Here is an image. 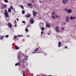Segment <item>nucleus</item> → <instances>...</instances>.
Here are the masks:
<instances>
[{
	"label": "nucleus",
	"mask_w": 76,
	"mask_h": 76,
	"mask_svg": "<svg viewBox=\"0 0 76 76\" xmlns=\"http://www.w3.org/2000/svg\"><path fill=\"white\" fill-rule=\"evenodd\" d=\"M15 66H20V63H16L15 64Z\"/></svg>",
	"instance_id": "4468645a"
},
{
	"label": "nucleus",
	"mask_w": 76,
	"mask_h": 76,
	"mask_svg": "<svg viewBox=\"0 0 76 76\" xmlns=\"http://www.w3.org/2000/svg\"><path fill=\"white\" fill-rule=\"evenodd\" d=\"M19 47H18L17 46H16L15 47V48L16 49V50H18V49H19Z\"/></svg>",
	"instance_id": "dca6fc26"
},
{
	"label": "nucleus",
	"mask_w": 76,
	"mask_h": 76,
	"mask_svg": "<svg viewBox=\"0 0 76 76\" xmlns=\"http://www.w3.org/2000/svg\"><path fill=\"white\" fill-rule=\"evenodd\" d=\"M8 26H9V27L10 28H12V25L10 23H9L8 24Z\"/></svg>",
	"instance_id": "1a4fd4ad"
},
{
	"label": "nucleus",
	"mask_w": 76,
	"mask_h": 76,
	"mask_svg": "<svg viewBox=\"0 0 76 76\" xmlns=\"http://www.w3.org/2000/svg\"><path fill=\"white\" fill-rule=\"evenodd\" d=\"M30 16H31V15L30 14L26 15V18H30Z\"/></svg>",
	"instance_id": "f3484780"
},
{
	"label": "nucleus",
	"mask_w": 76,
	"mask_h": 76,
	"mask_svg": "<svg viewBox=\"0 0 76 76\" xmlns=\"http://www.w3.org/2000/svg\"><path fill=\"white\" fill-rule=\"evenodd\" d=\"M59 37L60 38H61V39L62 38V37H61L60 36H59Z\"/></svg>",
	"instance_id": "c9c22d12"
},
{
	"label": "nucleus",
	"mask_w": 76,
	"mask_h": 76,
	"mask_svg": "<svg viewBox=\"0 0 76 76\" xmlns=\"http://www.w3.org/2000/svg\"><path fill=\"white\" fill-rule=\"evenodd\" d=\"M46 26L47 27H48V28H50V25H49V24H48V23H46Z\"/></svg>",
	"instance_id": "f8f14e48"
},
{
	"label": "nucleus",
	"mask_w": 76,
	"mask_h": 76,
	"mask_svg": "<svg viewBox=\"0 0 76 76\" xmlns=\"http://www.w3.org/2000/svg\"><path fill=\"white\" fill-rule=\"evenodd\" d=\"M52 15H53H53H56V13H55V12H53Z\"/></svg>",
	"instance_id": "cd10ccee"
},
{
	"label": "nucleus",
	"mask_w": 76,
	"mask_h": 76,
	"mask_svg": "<svg viewBox=\"0 0 76 76\" xmlns=\"http://www.w3.org/2000/svg\"><path fill=\"white\" fill-rule=\"evenodd\" d=\"M3 39V36H1L0 39Z\"/></svg>",
	"instance_id": "7c9ffc66"
},
{
	"label": "nucleus",
	"mask_w": 76,
	"mask_h": 76,
	"mask_svg": "<svg viewBox=\"0 0 76 76\" xmlns=\"http://www.w3.org/2000/svg\"><path fill=\"white\" fill-rule=\"evenodd\" d=\"M5 15L6 16V19H7V18L9 17V15H8V12H7V10H5Z\"/></svg>",
	"instance_id": "7ed1b4c3"
},
{
	"label": "nucleus",
	"mask_w": 76,
	"mask_h": 76,
	"mask_svg": "<svg viewBox=\"0 0 76 76\" xmlns=\"http://www.w3.org/2000/svg\"><path fill=\"white\" fill-rule=\"evenodd\" d=\"M4 1L6 2V3H8L9 1L7 0H4Z\"/></svg>",
	"instance_id": "393cba45"
},
{
	"label": "nucleus",
	"mask_w": 76,
	"mask_h": 76,
	"mask_svg": "<svg viewBox=\"0 0 76 76\" xmlns=\"http://www.w3.org/2000/svg\"><path fill=\"white\" fill-rule=\"evenodd\" d=\"M4 7H6V5L4 4Z\"/></svg>",
	"instance_id": "f704fd0d"
},
{
	"label": "nucleus",
	"mask_w": 76,
	"mask_h": 76,
	"mask_svg": "<svg viewBox=\"0 0 76 76\" xmlns=\"http://www.w3.org/2000/svg\"><path fill=\"white\" fill-rule=\"evenodd\" d=\"M30 23L31 24H33L34 23V20H33V19L31 18L29 20Z\"/></svg>",
	"instance_id": "39448f33"
},
{
	"label": "nucleus",
	"mask_w": 76,
	"mask_h": 76,
	"mask_svg": "<svg viewBox=\"0 0 76 76\" xmlns=\"http://www.w3.org/2000/svg\"><path fill=\"white\" fill-rule=\"evenodd\" d=\"M16 20H17L18 21H19V19H18V18H16Z\"/></svg>",
	"instance_id": "58836bf2"
},
{
	"label": "nucleus",
	"mask_w": 76,
	"mask_h": 76,
	"mask_svg": "<svg viewBox=\"0 0 76 76\" xmlns=\"http://www.w3.org/2000/svg\"><path fill=\"white\" fill-rule=\"evenodd\" d=\"M15 26H16V24H15Z\"/></svg>",
	"instance_id": "3c124183"
},
{
	"label": "nucleus",
	"mask_w": 76,
	"mask_h": 76,
	"mask_svg": "<svg viewBox=\"0 0 76 76\" xmlns=\"http://www.w3.org/2000/svg\"><path fill=\"white\" fill-rule=\"evenodd\" d=\"M38 50V48H37L36 49V50H34V51H37Z\"/></svg>",
	"instance_id": "2f4dec72"
},
{
	"label": "nucleus",
	"mask_w": 76,
	"mask_h": 76,
	"mask_svg": "<svg viewBox=\"0 0 76 76\" xmlns=\"http://www.w3.org/2000/svg\"><path fill=\"white\" fill-rule=\"evenodd\" d=\"M22 23H25V21H22Z\"/></svg>",
	"instance_id": "72a5a7b5"
},
{
	"label": "nucleus",
	"mask_w": 76,
	"mask_h": 76,
	"mask_svg": "<svg viewBox=\"0 0 76 76\" xmlns=\"http://www.w3.org/2000/svg\"><path fill=\"white\" fill-rule=\"evenodd\" d=\"M67 48V46H66L65 47V48Z\"/></svg>",
	"instance_id": "4c0bfd02"
},
{
	"label": "nucleus",
	"mask_w": 76,
	"mask_h": 76,
	"mask_svg": "<svg viewBox=\"0 0 76 76\" xmlns=\"http://www.w3.org/2000/svg\"><path fill=\"white\" fill-rule=\"evenodd\" d=\"M37 53H39V52H38Z\"/></svg>",
	"instance_id": "bf43d9fd"
},
{
	"label": "nucleus",
	"mask_w": 76,
	"mask_h": 76,
	"mask_svg": "<svg viewBox=\"0 0 76 76\" xmlns=\"http://www.w3.org/2000/svg\"><path fill=\"white\" fill-rule=\"evenodd\" d=\"M23 76H25V75H24V73H23Z\"/></svg>",
	"instance_id": "37998d69"
},
{
	"label": "nucleus",
	"mask_w": 76,
	"mask_h": 76,
	"mask_svg": "<svg viewBox=\"0 0 76 76\" xmlns=\"http://www.w3.org/2000/svg\"><path fill=\"white\" fill-rule=\"evenodd\" d=\"M61 25H63V24H62Z\"/></svg>",
	"instance_id": "864d4df0"
},
{
	"label": "nucleus",
	"mask_w": 76,
	"mask_h": 76,
	"mask_svg": "<svg viewBox=\"0 0 76 76\" xmlns=\"http://www.w3.org/2000/svg\"><path fill=\"white\" fill-rule=\"evenodd\" d=\"M63 25H66V23H63Z\"/></svg>",
	"instance_id": "a19ab883"
},
{
	"label": "nucleus",
	"mask_w": 76,
	"mask_h": 76,
	"mask_svg": "<svg viewBox=\"0 0 76 76\" xmlns=\"http://www.w3.org/2000/svg\"><path fill=\"white\" fill-rule=\"evenodd\" d=\"M9 37V35H6L5 36V38H8Z\"/></svg>",
	"instance_id": "473e14b6"
},
{
	"label": "nucleus",
	"mask_w": 76,
	"mask_h": 76,
	"mask_svg": "<svg viewBox=\"0 0 76 76\" xmlns=\"http://www.w3.org/2000/svg\"><path fill=\"white\" fill-rule=\"evenodd\" d=\"M22 72H23V71H22Z\"/></svg>",
	"instance_id": "4d7b16f0"
},
{
	"label": "nucleus",
	"mask_w": 76,
	"mask_h": 76,
	"mask_svg": "<svg viewBox=\"0 0 76 76\" xmlns=\"http://www.w3.org/2000/svg\"><path fill=\"white\" fill-rule=\"evenodd\" d=\"M57 32H58V26H56L55 28Z\"/></svg>",
	"instance_id": "9d476101"
},
{
	"label": "nucleus",
	"mask_w": 76,
	"mask_h": 76,
	"mask_svg": "<svg viewBox=\"0 0 76 76\" xmlns=\"http://www.w3.org/2000/svg\"><path fill=\"white\" fill-rule=\"evenodd\" d=\"M25 31H26V32H28V31H29V30H28V28H26Z\"/></svg>",
	"instance_id": "a211bd4d"
},
{
	"label": "nucleus",
	"mask_w": 76,
	"mask_h": 76,
	"mask_svg": "<svg viewBox=\"0 0 76 76\" xmlns=\"http://www.w3.org/2000/svg\"><path fill=\"white\" fill-rule=\"evenodd\" d=\"M17 37H23V35H18L17 36Z\"/></svg>",
	"instance_id": "412c9836"
},
{
	"label": "nucleus",
	"mask_w": 76,
	"mask_h": 76,
	"mask_svg": "<svg viewBox=\"0 0 76 76\" xmlns=\"http://www.w3.org/2000/svg\"><path fill=\"white\" fill-rule=\"evenodd\" d=\"M45 29V28H44L42 27L41 28L42 31H44V30Z\"/></svg>",
	"instance_id": "bb28decb"
},
{
	"label": "nucleus",
	"mask_w": 76,
	"mask_h": 76,
	"mask_svg": "<svg viewBox=\"0 0 76 76\" xmlns=\"http://www.w3.org/2000/svg\"><path fill=\"white\" fill-rule=\"evenodd\" d=\"M69 17L67 16L66 17V21L67 22H69Z\"/></svg>",
	"instance_id": "6e6552de"
},
{
	"label": "nucleus",
	"mask_w": 76,
	"mask_h": 76,
	"mask_svg": "<svg viewBox=\"0 0 76 76\" xmlns=\"http://www.w3.org/2000/svg\"><path fill=\"white\" fill-rule=\"evenodd\" d=\"M36 76H38V75H37Z\"/></svg>",
	"instance_id": "13d9d810"
},
{
	"label": "nucleus",
	"mask_w": 76,
	"mask_h": 76,
	"mask_svg": "<svg viewBox=\"0 0 76 76\" xmlns=\"http://www.w3.org/2000/svg\"><path fill=\"white\" fill-rule=\"evenodd\" d=\"M29 35H28L27 36V37H29Z\"/></svg>",
	"instance_id": "c03bdc74"
},
{
	"label": "nucleus",
	"mask_w": 76,
	"mask_h": 76,
	"mask_svg": "<svg viewBox=\"0 0 76 76\" xmlns=\"http://www.w3.org/2000/svg\"><path fill=\"white\" fill-rule=\"evenodd\" d=\"M64 10L65 12H67L68 13H72V10L71 9H68L66 8H64Z\"/></svg>",
	"instance_id": "f03ea898"
},
{
	"label": "nucleus",
	"mask_w": 76,
	"mask_h": 76,
	"mask_svg": "<svg viewBox=\"0 0 76 76\" xmlns=\"http://www.w3.org/2000/svg\"><path fill=\"white\" fill-rule=\"evenodd\" d=\"M34 53H36V52H34V53H32L33 54H34Z\"/></svg>",
	"instance_id": "de8ad7c7"
},
{
	"label": "nucleus",
	"mask_w": 76,
	"mask_h": 76,
	"mask_svg": "<svg viewBox=\"0 0 76 76\" xmlns=\"http://www.w3.org/2000/svg\"><path fill=\"white\" fill-rule=\"evenodd\" d=\"M41 34H43V31H41Z\"/></svg>",
	"instance_id": "79ce46f5"
},
{
	"label": "nucleus",
	"mask_w": 76,
	"mask_h": 76,
	"mask_svg": "<svg viewBox=\"0 0 76 76\" xmlns=\"http://www.w3.org/2000/svg\"><path fill=\"white\" fill-rule=\"evenodd\" d=\"M18 36H14V38H15V39H16V38H18Z\"/></svg>",
	"instance_id": "c756f323"
},
{
	"label": "nucleus",
	"mask_w": 76,
	"mask_h": 76,
	"mask_svg": "<svg viewBox=\"0 0 76 76\" xmlns=\"http://www.w3.org/2000/svg\"><path fill=\"white\" fill-rule=\"evenodd\" d=\"M39 2L40 3H41V1H39Z\"/></svg>",
	"instance_id": "09e8293b"
},
{
	"label": "nucleus",
	"mask_w": 76,
	"mask_h": 76,
	"mask_svg": "<svg viewBox=\"0 0 76 76\" xmlns=\"http://www.w3.org/2000/svg\"><path fill=\"white\" fill-rule=\"evenodd\" d=\"M30 26V25H28V26H27V28H28V27H29Z\"/></svg>",
	"instance_id": "e433bc0d"
},
{
	"label": "nucleus",
	"mask_w": 76,
	"mask_h": 76,
	"mask_svg": "<svg viewBox=\"0 0 76 76\" xmlns=\"http://www.w3.org/2000/svg\"><path fill=\"white\" fill-rule=\"evenodd\" d=\"M28 56L25 57L23 55L20 56V55H18V60H20V63H24L25 62V60H27V58Z\"/></svg>",
	"instance_id": "f257e3e1"
},
{
	"label": "nucleus",
	"mask_w": 76,
	"mask_h": 76,
	"mask_svg": "<svg viewBox=\"0 0 76 76\" xmlns=\"http://www.w3.org/2000/svg\"><path fill=\"white\" fill-rule=\"evenodd\" d=\"M74 27H76V26H74Z\"/></svg>",
	"instance_id": "603ef678"
},
{
	"label": "nucleus",
	"mask_w": 76,
	"mask_h": 76,
	"mask_svg": "<svg viewBox=\"0 0 76 76\" xmlns=\"http://www.w3.org/2000/svg\"><path fill=\"white\" fill-rule=\"evenodd\" d=\"M32 4H28V5L29 6H32Z\"/></svg>",
	"instance_id": "4be33fe9"
},
{
	"label": "nucleus",
	"mask_w": 76,
	"mask_h": 76,
	"mask_svg": "<svg viewBox=\"0 0 76 76\" xmlns=\"http://www.w3.org/2000/svg\"><path fill=\"white\" fill-rule=\"evenodd\" d=\"M15 23H16V20H15Z\"/></svg>",
	"instance_id": "ea45409f"
},
{
	"label": "nucleus",
	"mask_w": 76,
	"mask_h": 76,
	"mask_svg": "<svg viewBox=\"0 0 76 76\" xmlns=\"http://www.w3.org/2000/svg\"><path fill=\"white\" fill-rule=\"evenodd\" d=\"M55 17H56V18H60V17H59V16H58L57 15H56L55 16Z\"/></svg>",
	"instance_id": "a878e982"
},
{
	"label": "nucleus",
	"mask_w": 76,
	"mask_h": 76,
	"mask_svg": "<svg viewBox=\"0 0 76 76\" xmlns=\"http://www.w3.org/2000/svg\"><path fill=\"white\" fill-rule=\"evenodd\" d=\"M52 17L53 19H56V17L53 15H52Z\"/></svg>",
	"instance_id": "b1692460"
},
{
	"label": "nucleus",
	"mask_w": 76,
	"mask_h": 76,
	"mask_svg": "<svg viewBox=\"0 0 76 76\" xmlns=\"http://www.w3.org/2000/svg\"><path fill=\"white\" fill-rule=\"evenodd\" d=\"M32 2H33V3L34 2V1H32Z\"/></svg>",
	"instance_id": "a18cd8bd"
},
{
	"label": "nucleus",
	"mask_w": 76,
	"mask_h": 76,
	"mask_svg": "<svg viewBox=\"0 0 76 76\" xmlns=\"http://www.w3.org/2000/svg\"><path fill=\"white\" fill-rule=\"evenodd\" d=\"M10 9H13V6H11L10 7Z\"/></svg>",
	"instance_id": "aec40b11"
},
{
	"label": "nucleus",
	"mask_w": 76,
	"mask_h": 76,
	"mask_svg": "<svg viewBox=\"0 0 76 76\" xmlns=\"http://www.w3.org/2000/svg\"><path fill=\"white\" fill-rule=\"evenodd\" d=\"M68 1L67 0H63L62 2L64 4H66L67 3Z\"/></svg>",
	"instance_id": "0eeeda50"
},
{
	"label": "nucleus",
	"mask_w": 76,
	"mask_h": 76,
	"mask_svg": "<svg viewBox=\"0 0 76 76\" xmlns=\"http://www.w3.org/2000/svg\"><path fill=\"white\" fill-rule=\"evenodd\" d=\"M8 10L9 13H10L11 12V9H10V8H9Z\"/></svg>",
	"instance_id": "2eb2a0df"
},
{
	"label": "nucleus",
	"mask_w": 76,
	"mask_h": 76,
	"mask_svg": "<svg viewBox=\"0 0 76 76\" xmlns=\"http://www.w3.org/2000/svg\"><path fill=\"white\" fill-rule=\"evenodd\" d=\"M43 25H44V24L43 23H42L41 24L40 23L39 24V26L40 27V28H41V27H43Z\"/></svg>",
	"instance_id": "9b49d317"
},
{
	"label": "nucleus",
	"mask_w": 76,
	"mask_h": 76,
	"mask_svg": "<svg viewBox=\"0 0 76 76\" xmlns=\"http://www.w3.org/2000/svg\"><path fill=\"white\" fill-rule=\"evenodd\" d=\"M64 28L63 27L61 29V31H64Z\"/></svg>",
	"instance_id": "c85d7f7f"
},
{
	"label": "nucleus",
	"mask_w": 76,
	"mask_h": 76,
	"mask_svg": "<svg viewBox=\"0 0 76 76\" xmlns=\"http://www.w3.org/2000/svg\"><path fill=\"white\" fill-rule=\"evenodd\" d=\"M48 76H52V75H48Z\"/></svg>",
	"instance_id": "8fccbe9b"
},
{
	"label": "nucleus",
	"mask_w": 76,
	"mask_h": 76,
	"mask_svg": "<svg viewBox=\"0 0 76 76\" xmlns=\"http://www.w3.org/2000/svg\"><path fill=\"white\" fill-rule=\"evenodd\" d=\"M25 11H24V10H23L22 11V14H25Z\"/></svg>",
	"instance_id": "6ab92c4d"
},
{
	"label": "nucleus",
	"mask_w": 76,
	"mask_h": 76,
	"mask_svg": "<svg viewBox=\"0 0 76 76\" xmlns=\"http://www.w3.org/2000/svg\"><path fill=\"white\" fill-rule=\"evenodd\" d=\"M70 20H75V19H76V17L71 16L70 17Z\"/></svg>",
	"instance_id": "423d86ee"
},
{
	"label": "nucleus",
	"mask_w": 76,
	"mask_h": 76,
	"mask_svg": "<svg viewBox=\"0 0 76 76\" xmlns=\"http://www.w3.org/2000/svg\"><path fill=\"white\" fill-rule=\"evenodd\" d=\"M70 0L72 1V0Z\"/></svg>",
	"instance_id": "052dcab7"
},
{
	"label": "nucleus",
	"mask_w": 76,
	"mask_h": 76,
	"mask_svg": "<svg viewBox=\"0 0 76 76\" xmlns=\"http://www.w3.org/2000/svg\"><path fill=\"white\" fill-rule=\"evenodd\" d=\"M50 33H48V35H50Z\"/></svg>",
	"instance_id": "49530a36"
},
{
	"label": "nucleus",
	"mask_w": 76,
	"mask_h": 76,
	"mask_svg": "<svg viewBox=\"0 0 76 76\" xmlns=\"http://www.w3.org/2000/svg\"><path fill=\"white\" fill-rule=\"evenodd\" d=\"M32 76H34L33 75Z\"/></svg>",
	"instance_id": "e2e57ef3"
},
{
	"label": "nucleus",
	"mask_w": 76,
	"mask_h": 76,
	"mask_svg": "<svg viewBox=\"0 0 76 76\" xmlns=\"http://www.w3.org/2000/svg\"><path fill=\"white\" fill-rule=\"evenodd\" d=\"M33 15L34 16H36V15H37V14L38 13V12H35L34 10H33L32 11Z\"/></svg>",
	"instance_id": "20e7f679"
},
{
	"label": "nucleus",
	"mask_w": 76,
	"mask_h": 76,
	"mask_svg": "<svg viewBox=\"0 0 76 76\" xmlns=\"http://www.w3.org/2000/svg\"><path fill=\"white\" fill-rule=\"evenodd\" d=\"M12 44V45H13V44H14L13 43Z\"/></svg>",
	"instance_id": "6e6d98bb"
},
{
	"label": "nucleus",
	"mask_w": 76,
	"mask_h": 76,
	"mask_svg": "<svg viewBox=\"0 0 76 76\" xmlns=\"http://www.w3.org/2000/svg\"><path fill=\"white\" fill-rule=\"evenodd\" d=\"M29 73H30L29 72L28 73V74H29Z\"/></svg>",
	"instance_id": "5fc2aeb1"
},
{
	"label": "nucleus",
	"mask_w": 76,
	"mask_h": 76,
	"mask_svg": "<svg viewBox=\"0 0 76 76\" xmlns=\"http://www.w3.org/2000/svg\"><path fill=\"white\" fill-rule=\"evenodd\" d=\"M20 7H21L22 9H24V8H23V6L22 5H20Z\"/></svg>",
	"instance_id": "5701e85b"
},
{
	"label": "nucleus",
	"mask_w": 76,
	"mask_h": 76,
	"mask_svg": "<svg viewBox=\"0 0 76 76\" xmlns=\"http://www.w3.org/2000/svg\"><path fill=\"white\" fill-rule=\"evenodd\" d=\"M14 11H15V10H14Z\"/></svg>",
	"instance_id": "680f3d73"
},
{
	"label": "nucleus",
	"mask_w": 76,
	"mask_h": 76,
	"mask_svg": "<svg viewBox=\"0 0 76 76\" xmlns=\"http://www.w3.org/2000/svg\"><path fill=\"white\" fill-rule=\"evenodd\" d=\"M61 45V42H59L58 43V47H60Z\"/></svg>",
	"instance_id": "ddd939ff"
}]
</instances>
